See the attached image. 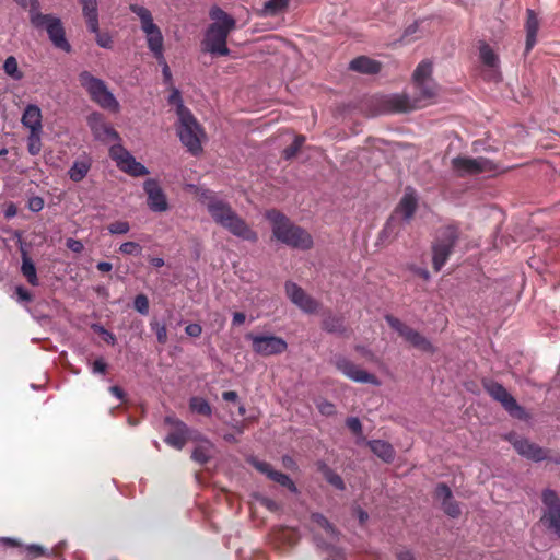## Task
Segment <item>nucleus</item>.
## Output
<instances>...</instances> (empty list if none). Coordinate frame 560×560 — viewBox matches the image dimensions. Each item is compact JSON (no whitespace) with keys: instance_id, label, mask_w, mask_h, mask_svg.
Returning <instances> with one entry per match:
<instances>
[{"instance_id":"f257e3e1","label":"nucleus","mask_w":560,"mask_h":560,"mask_svg":"<svg viewBox=\"0 0 560 560\" xmlns=\"http://www.w3.org/2000/svg\"><path fill=\"white\" fill-rule=\"evenodd\" d=\"M433 66L429 60L421 61L412 74L416 96L405 93L393 94L386 97L385 106L392 112H410L431 104L439 95V85L434 81Z\"/></svg>"},{"instance_id":"f03ea898","label":"nucleus","mask_w":560,"mask_h":560,"mask_svg":"<svg viewBox=\"0 0 560 560\" xmlns=\"http://www.w3.org/2000/svg\"><path fill=\"white\" fill-rule=\"evenodd\" d=\"M198 198L217 224L245 241H257V233L247 225L228 202L218 198L210 190H202L199 192Z\"/></svg>"},{"instance_id":"7ed1b4c3","label":"nucleus","mask_w":560,"mask_h":560,"mask_svg":"<svg viewBox=\"0 0 560 560\" xmlns=\"http://www.w3.org/2000/svg\"><path fill=\"white\" fill-rule=\"evenodd\" d=\"M212 23L209 25L202 40L203 50L212 55L228 56L226 46L229 34L236 27V21L222 9L214 7L210 10Z\"/></svg>"},{"instance_id":"20e7f679","label":"nucleus","mask_w":560,"mask_h":560,"mask_svg":"<svg viewBox=\"0 0 560 560\" xmlns=\"http://www.w3.org/2000/svg\"><path fill=\"white\" fill-rule=\"evenodd\" d=\"M271 223L273 237L282 244L300 250H308L313 247L312 235L303 228L291 222L282 213L271 210L266 213Z\"/></svg>"},{"instance_id":"39448f33","label":"nucleus","mask_w":560,"mask_h":560,"mask_svg":"<svg viewBox=\"0 0 560 560\" xmlns=\"http://www.w3.org/2000/svg\"><path fill=\"white\" fill-rule=\"evenodd\" d=\"M176 113L178 116L177 135L182 143L191 154H199L202 151L201 143L206 139L202 127L183 104L178 105Z\"/></svg>"},{"instance_id":"423d86ee","label":"nucleus","mask_w":560,"mask_h":560,"mask_svg":"<svg viewBox=\"0 0 560 560\" xmlns=\"http://www.w3.org/2000/svg\"><path fill=\"white\" fill-rule=\"evenodd\" d=\"M30 21L36 28H45L52 44L65 51H70L61 20L51 14H43L38 0H30Z\"/></svg>"},{"instance_id":"0eeeda50","label":"nucleus","mask_w":560,"mask_h":560,"mask_svg":"<svg viewBox=\"0 0 560 560\" xmlns=\"http://www.w3.org/2000/svg\"><path fill=\"white\" fill-rule=\"evenodd\" d=\"M129 9L140 20L141 30L145 34L149 49L158 59H163V35L159 26L154 23L150 10L136 3L130 4Z\"/></svg>"},{"instance_id":"6e6552de","label":"nucleus","mask_w":560,"mask_h":560,"mask_svg":"<svg viewBox=\"0 0 560 560\" xmlns=\"http://www.w3.org/2000/svg\"><path fill=\"white\" fill-rule=\"evenodd\" d=\"M79 81L88 91L91 98L101 107L115 113L119 110L120 106L118 101L115 98L113 93L109 92L104 81L93 77L88 71L80 73Z\"/></svg>"},{"instance_id":"1a4fd4ad","label":"nucleus","mask_w":560,"mask_h":560,"mask_svg":"<svg viewBox=\"0 0 560 560\" xmlns=\"http://www.w3.org/2000/svg\"><path fill=\"white\" fill-rule=\"evenodd\" d=\"M451 168L457 176H474L485 173H493L498 170V165L483 156H456L451 160Z\"/></svg>"},{"instance_id":"9d476101","label":"nucleus","mask_w":560,"mask_h":560,"mask_svg":"<svg viewBox=\"0 0 560 560\" xmlns=\"http://www.w3.org/2000/svg\"><path fill=\"white\" fill-rule=\"evenodd\" d=\"M457 230L454 226H445L440 230L439 236L432 246V264L435 271H440L448 259L457 241Z\"/></svg>"},{"instance_id":"9b49d317","label":"nucleus","mask_w":560,"mask_h":560,"mask_svg":"<svg viewBox=\"0 0 560 560\" xmlns=\"http://www.w3.org/2000/svg\"><path fill=\"white\" fill-rule=\"evenodd\" d=\"M245 337L252 341L253 351L261 357L278 355L288 349L287 341L275 335L248 332Z\"/></svg>"},{"instance_id":"f8f14e48","label":"nucleus","mask_w":560,"mask_h":560,"mask_svg":"<svg viewBox=\"0 0 560 560\" xmlns=\"http://www.w3.org/2000/svg\"><path fill=\"white\" fill-rule=\"evenodd\" d=\"M386 322L393 329H395L399 334L400 337H402L413 348L428 354L435 353L436 348L434 347V345L419 331L405 325L398 318H395L393 316H386Z\"/></svg>"},{"instance_id":"ddd939ff","label":"nucleus","mask_w":560,"mask_h":560,"mask_svg":"<svg viewBox=\"0 0 560 560\" xmlns=\"http://www.w3.org/2000/svg\"><path fill=\"white\" fill-rule=\"evenodd\" d=\"M334 365L346 377L355 383L372 384L374 386L381 385V381L374 374L361 369L354 362L345 357H336L334 359Z\"/></svg>"},{"instance_id":"4468645a","label":"nucleus","mask_w":560,"mask_h":560,"mask_svg":"<svg viewBox=\"0 0 560 560\" xmlns=\"http://www.w3.org/2000/svg\"><path fill=\"white\" fill-rule=\"evenodd\" d=\"M487 393L514 418L526 419L527 415L523 407H521L515 398L499 383L490 382L486 384Z\"/></svg>"},{"instance_id":"2eb2a0df","label":"nucleus","mask_w":560,"mask_h":560,"mask_svg":"<svg viewBox=\"0 0 560 560\" xmlns=\"http://www.w3.org/2000/svg\"><path fill=\"white\" fill-rule=\"evenodd\" d=\"M542 503L546 509L541 522L560 537V499L553 490L542 492Z\"/></svg>"},{"instance_id":"dca6fc26","label":"nucleus","mask_w":560,"mask_h":560,"mask_svg":"<svg viewBox=\"0 0 560 560\" xmlns=\"http://www.w3.org/2000/svg\"><path fill=\"white\" fill-rule=\"evenodd\" d=\"M109 154L122 172L136 177L149 174L148 168L140 162H137L121 145H113L109 150Z\"/></svg>"},{"instance_id":"f3484780","label":"nucleus","mask_w":560,"mask_h":560,"mask_svg":"<svg viewBox=\"0 0 560 560\" xmlns=\"http://www.w3.org/2000/svg\"><path fill=\"white\" fill-rule=\"evenodd\" d=\"M506 440L513 445L517 454L522 457L537 463L548 458V450L540 447L536 443L525 438H521L511 433L506 436Z\"/></svg>"},{"instance_id":"a211bd4d","label":"nucleus","mask_w":560,"mask_h":560,"mask_svg":"<svg viewBox=\"0 0 560 560\" xmlns=\"http://www.w3.org/2000/svg\"><path fill=\"white\" fill-rule=\"evenodd\" d=\"M285 293L293 304L306 313H315L319 304L294 282L285 283Z\"/></svg>"},{"instance_id":"6ab92c4d","label":"nucleus","mask_w":560,"mask_h":560,"mask_svg":"<svg viewBox=\"0 0 560 560\" xmlns=\"http://www.w3.org/2000/svg\"><path fill=\"white\" fill-rule=\"evenodd\" d=\"M148 196V206L154 212H164L168 209L166 196L155 179H148L143 184Z\"/></svg>"},{"instance_id":"aec40b11","label":"nucleus","mask_w":560,"mask_h":560,"mask_svg":"<svg viewBox=\"0 0 560 560\" xmlns=\"http://www.w3.org/2000/svg\"><path fill=\"white\" fill-rule=\"evenodd\" d=\"M479 58L487 68V78L493 81L501 80L499 55L486 43L479 46Z\"/></svg>"},{"instance_id":"412c9836","label":"nucleus","mask_w":560,"mask_h":560,"mask_svg":"<svg viewBox=\"0 0 560 560\" xmlns=\"http://www.w3.org/2000/svg\"><path fill=\"white\" fill-rule=\"evenodd\" d=\"M88 121L96 139L101 141H115L119 138L118 133L104 121L101 114H91Z\"/></svg>"},{"instance_id":"4be33fe9","label":"nucleus","mask_w":560,"mask_h":560,"mask_svg":"<svg viewBox=\"0 0 560 560\" xmlns=\"http://www.w3.org/2000/svg\"><path fill=\"white\" fill-rule=\"evenodd\" d=\"M42 110L37 105L30 104L25 107L21 118L22 125L30 129V132L43 131Z\"/></svg>"},{"instance_id":"5701e85b","label":"nucleus","mask_w":560,"mask_h":560,"mask_svg":"<svg viewBox=\"0 0 560 560\" xmlns=\"http://www.w3.org/2000/svg\"><path fill=\"white\" fill-rule=\"evenodd\" d=\"M418 208V199L412 189H406L402 198L400 199L397 208L396 213H399L402 215V219L405 221H410Z\"/></svg>"},{"instance_id":"b1692460","label":"nucleus","mask_w":560,"mask_h":560,"mask_svg":"<svg viewBox=\"0 0 560 560\" xmlns=\"http://www.w3.org/2000/svg\"><path fill=\"white\" fill-rule=\"evenodd\" d=\"M82 7V14L86 21L88 27L92 33H97L98 3L97 0H79Z\"/></svg>"},{"instance_id":"393cba45","label":"nucleus","mask_w":560,"mask_h":560,"mask_svg":"<svg viewBox=\"0 0 560 560\" xmlns=\"http://www.w3.org/2000/svg\"><path fill=\"white\" fill-rule=\"evenodd\" d=\"M381 62L368 57H358L350 62V69L363 74H375L381 71Z\"/></svg>"},{"instance_id":"a878e982","label":"nucleus","mask_w":560,"mask_h":560,"mask_svg":"<svg viewBox=\"0 0 560 560\" xmlns=\"http://www.w3.org/2000/svg\"><path fill=\"white\" fill-rule=\"evenodd\" d=\"M526 52H528L536 44V36L539 28V21L533 10H527L526 21Z\"/></svg>"},{"instance_id":"bb28decb","label":"nucleus","mask_w":560,"mask_h":560,"mask_svg":"<svg viewBox=\"0 0 560 560\" xmlns=\"http://www.w3.org/2000/svg\"><path fill=\"white\" fill-rule=\"evenodd\" d=\"M369 446L371 451L382 460L386 463H390L394 460L395 451L388 442H385L383 440H373L369 442Z\"/></svg>"},{"instance_id":"cd10ccee","label":"nucleus","mask_w":560,"mask_h":560,"mask_svg":"<svg viewBox=\"0 0 560 560\" xmlns=\"http://www.w3.org/2000/svg\"><path fill=\"white\" fill-rule=\"evenodd\" d=\"M213 444L206 439H201L195 447L191 458L199 464H205L213 456Z\"/></svg>"},{"instance_id":"c85d7f7f","label":"nucleus","mask_w":560,"mask_h":560,"mask_svg":"<svg viewBox=\"0 0 560 560\" xmlns=\"http://www.w3.org/2000/svg\"><path fill=\"white\" fill-rule=\"evenodd\" d=\"M187 427L182 421H176V430L165 438V442L177 450H182L187 441Z\"/></svg>"},{"instance_id":"c756f323","label":"nucleus","mask_w":560,"mask_h":560,"mask_svg":"<svg viewBox=\"0 0 560 560\" xmlns=\"http://www.w3.org/2000/svg\"><path fill=\"white\" fill-rule=\"evenodd\" d=\"M290 0H266L260 11L264 16H276L285 11Z\"/></svg>"},{"instance_id":"7c9ffc66","label":"nucleus","mask_w":560,"mask_h":560,"mask_svg":"<svg viewBox=\"0 0 560 560\" xmlns=\"http://www.w3.org/2000/svg\"><path fill=\"white\" fill-rule=\"evenodd\" d=\"M21 271L32 285L38 284V278H37L35 265L32 261V259L28 257L26 252L22 253Z\"/></svg>"},{"instance_id":"2f4dec72","label":"nucleus","mask_w":560,"mask_h":560,"mask_svg":"<svg viewBox=\"0 0 560 560\" xmlns=\"http://www.w3.org/2000/svg\"><path fill=\"white\" fill-rule=\"evenodd\" d=\"M90 170V164L85 161H77L69 170V176L74 182L82 180Z\"/></svg>"},{"instance_id":"473e14b6","label":"nucleus","mask_w":560,"mask_h":560,"mask_svg":"<svg viewBox=\"0 0 560 560\" xmlns=\"http://www.w3.org/2000/svg\"><path fill=\"white\" fill-rule=\"evenodd\" d=\"M268 478L271 479L272 481L279 483L280 486L288 488L293 493L298 492V488L294 485V482L291 480V478L288 475H285L283 472H280V471H277L273 469L271 475Z\"/></svg>"},{"instance_id":"72a5a7b5","label":"nucleus","mask_w":560,"mask_h":560,"mask_svg":"<svg viewBox=\"0 0 560 560\" xmlns=\"http://www.w3.org/2000/svg\"><path fill=\"white\" fill-rule=\"evenodd\" d=\"M3 69L4 72L14 80H21L23 78V73L19 69L18 60L13 56L5 59Z\"/></svg>"},{"instance_id":"f704fd0d","label":"nucleus","mask_w":560,"mask_h":560,"mask_svg":"<svg viewBox=\"0 0 560 560\" xmlns=\"http://www.w3.org/2000/svg\"><path fill=\"white\" fill-rule=\"evenodd\" d=\"M189 407L194 412L203 416L211 415V407L208 401L201 397H192L189 401Z\"/></svg>"},{"instance_id":"c9c22d12","label":"nucleus","mask_w":560,"mask_h":560,"mask_svg":"<svg viewBox=\"0 0 560 560\" xmlns=\"http://www.w3.org/2000/svg\"><path fill=\"white\" fill-rule=\"evenodd\" d=\"M311 520H312L313 524H315L319 528H323L326 532L328 537H330L331 539L335 538V536H336L335 529L324 515L315 513V514H312Z\"/></svg>"},{"instance_id":"e433bc0d","label":"nucleus","mask_w":560,"mask_h":560,"mask_svg":"<svg viewBox=\"0 0 560 560\" xmlns=\"http://www.w3.org/2000/svg\"><path fill=\"white\" fill-rule=\"evenodd\" d=\"M151 329L155 332L156 339L161 345H165L167 342V329L166 325L153 318L150 322Z\"/></svg>"},{"instance_id":"4c0bfd02","label":"nucleus","mask_w":560,"mask_h":560,"mask_svg":"<svg viewBox=\"0 0 560 560\" xmlns=\"http://www.w3.org/2000/svg\"><path fill=\"white\" fill-rule=\"evenodd\" d=\"M323 328L329 332L343 331L342 320L335 316H328L323 322Z\"/></svg>"},{"instance_id":"58836bf2","label":"nucleus","mask_w":560,"mask_h":560,"mask_svg":"<svg viewBox=\"0 0 560 560\" xmlns=\"http://www.w3.org/2000/svg\"><path fill=\"white\" fill-rule=\"evenodd\" d=\"M304 141H305V138L303 136H298L294 139L293 143L283 150L284 159L290 160V159L294 158L296 155L298 151L301 149Z\"/></svg>"},{"instance_id":"ea45409f","label":"nucleus","mask_w":560,"mask_h":560,"mask_svg":"<svg viewBox=\"0 0 560 560\" xmlns=\"http://www.w3.org/2000/svg\"><path fill=\"white\" fill-rule=\"evenodd\" d=\"M40 135H42V131L30 132V136H28V152L32 155H36L40 151V147H42Z\"/></svg>"},{"instance_id":"a19ab883","label":"nucleus","mask_w":560,"mask_h":560,"mask_svg":"<svg viewBox=\"0 0 560 560\" xmlns=\"http://www.w3.org/2000/svg\"><path fill=\"white\" fill-rule=\"evenodd\" d=\"M435 500L443 504L445 501H450L453 498L451 489L445 483H440L435 488Z\"/></svg>"},{"instance_id":"79ce46f5","label":"nucleus","mask_w":560,"mask_h":560,"mask_svg":"<svg viewBox=\"0 0 560 560\" xmlns=\"http://www.w3.org/2000/svg\"><path fill=\"white\" fill-rule=\"evenodd\" d=\"M443 511L451 517H458L460 515V508L458 503L451 498L450 501H445L443 504H441Z\"/></svg>"},{"instance_id":"37998d69","label":"nucleus","mask_w":560,"mask_h":560,"mask_svg":"<svg viewBox=\"0 0 560 560\" xmlns=\"http://www.w3.org/2000/svg\"><path fill=\"white\" fill-rule=\"evenodd\" d=\"M119 252L125 255H140L142 247L136 242H126L120 245Z\"/></svg>"},{"instance_id":"c03bdc74","label":"nucleus","mask_w":560,"mask_h":560,"mask_svg":"<svg viewBox=\"0 0 560 560\" xmlns=\"http://www.w3.org/2000/svg\"><path fill=\"white\" fill-rule=\"evenodd\" d=\"M135 308L142 315L149 313V300L144 294H138L133 302Z\"/></svg>"},{"instance_id":"a18cd8bd","label":"nucleus","mask_w":560,"mask_h":560,"mask_svg":"<svg viewBox=\"0 0 560 560\" xmlns=\"http://www.w3.org/2000/svg\"><path fill=\"white\" fill-rule=\"evenodd\" d=\"M107 229L112 234H126L129 232L130 225L127 221H115Z\"/></svg>"},{"instance_id":"49530a36","label":"nucleus","mask_w":560,"mask_h":560,"mask_svg":"<svg viewBox=\"0 0 560 560\" xmlns=\"http://www.w3.org/2000/svg\"><path fill=\"white\" fill-rule=\"evenodd\" d=\"M250 463L258 471H260L261 474H265L267 477H269L273 470L271 465L266 462L252 459Z\"/></svg>"},{"instance_id":"de8ad7c7","label":"nucleus","mask_w":560,"mask_h":560,"mask_svg":"<svg viewBox=\"0 0 560 560\" xmlns=\"http://www.w3.org/2000/svg\"><path fill=\"white\" fill-rule=\"evenodd\" d=\"M326 479L330 485H332L337 489L342 490L345 488L341 477L339 475L332 472L331 470H328L326 472Z\"/></svg>"},{"instance_id":"09e8293b","label":"nucleus","mask_w":560,"mask_h":560,"mask_svg":"<svg viewBox=\"0 0 560 560\" xmlns=\"http://www.w3.org/2000/svg\"><path fill=\"white\" fill-rule=\"evenodd\" d=\"M96 35V43L98 46L103 48H110L112 47V37L107 33H100V30L97 28V33H94Z\"/></svg>"},{"instance_id":"8fccbe9b","label":"nucleus","mask_w":560,"mask_h":560,"mask_svg":"<svg viewBox=\"0 0 560 560\" xmlns=\"http://www.w3.org/2000/svg\"><path fill=\"white\" fill-rule=\"evenodd\" d=\"M93 329L98 332L100 335H102L104 337V340L110 345H114L115 341H116V338L115 336L109 332L108 330H106L103 326H100V325H94L93 326Z\"/></svg>"},{"instance_id":"3c124183","label":"nucleus","mask_w":560,"mask_h":560,"mask_svg":"<svg viewBox=\"0 0 560 560\" xmlns=\"http://www.w3.org/2000/svg\"><path fill=\"white\" fill-rule=\"evenodd\" d=\"M347 427L355 434H361L362 432V424L359 418L351 417L347 419Z\"/></svg>"},{"instance_id":"603ef678","label":"nucleus","mask_w":560,"mask_h":560,"mask_svg":"<svg viewBox=\"0 0 560 560\" xmlns=\"http://www.w3.org/2000/svg\"><path fill=\"white\" fill-rule=\"evenodd\" d=\"M317 408H318L319 412L325 416H330V415L335 413V406L331 402L326 401V400L319 401L317 404Z\"/></svg>"},{"instance_id":"864d4df0","label":"nucleus","mask_w":560,"mask_h":560,"mask_svg":"<svg viewBox=\"0 0 560 560\" xmlns=\"http://www.w3.org/2000/svg\"><path fill=\"white\" fill-rule=\"evenodd\" d=\"M66 245L70 250L78 254L84 249L82 242L75 238H68Z\"/></svg>"},{"instance_id":"5fc2aeb1","label":"nucleus","mask_w":560,"mask_h":560,"mask_svg":"<svg viewBox=\"0 0 560 560\" xmlns=\"http://www.w3.org/2000/svg\"><path fill=\"white\" fill-rule=\"evenodd\" d=\"M185 331L190 337H199L202 332V328L199 324H189L186 326Z\"/></svg>"},{"instance_id":"6e6d98bb","label":"nucleus","mask_w":560,"mask_h":560,"mask_svg":"<svg viewBox=\"0 0 560 560\" xmlns=\"http://www.w3.org/2000/svg\"><path fill=\"white\" fill-rule=\"evenodd\" d=\"M106 363L104 362L103 359H97L93 362V366H92V370L94 373H101V374H104L105 371H106Z\"/></svg>"},{"instance_id":"4d7b16f0","label":"nucleus","mask_w":560,"mask_h":560,"mask_svg":"<svg viewBox=\"0 0 560 560\" xmlns=\"http://www.w3.org/2000/svg\"><path fill=\"white\" fill-rule=\"evenodd\" d=\"M43 207H44V201L42 198L36 197V198L31 199L30 209L32 211H35V212L40 211L43 209Z\"/></svg>"},{"instance_id":"13d9d810","label":"nucleus","mask_w":560,"mask_h":560,"mask_svg":"<svg viewBox=\"0 0 560 560\" xmlns=\"http://www.w3.org/2000/svg\"><path fill=\"white\" fill-rule=\"evenodd\" d=\"M16 294L21 301H31L32 300V295L30 294V292L22 287L16 288Z\"/></svg>"},{"instance_id":"bf43d9fd","label":"nucleus","mask_w":560,"mask_h":560,"mask_svg":"<svg viewBox=\"0 0 560 560\" xmlns=\"http://www.w3.org/2000/svg\"><path fill=\"white\" fill-rule=\"evenodd\" d=\"M245 319H246V316H245L244 313L236 312V313L233 314L232 323H233V325L240 326V325H242L245 322Z\"/></svg>"},{"instance_id":"052dcab7","label":"nucleus","mask_w":560,"mask_h":560,"mask_svg":"<svg viewBox=\"0 0 560 560\" xmlns=\"http://www.w3.org/2000/svg\"><path fill=\"white\" fill-rule=\"evenodd\" d=\"M16 213H18V208L15 207L14 203H10L7 206V209L4 211V215L7 218H13L16 215Z\"/></svg>"},{"instance_id":"680f3d73","label":"nucleus","mask_w":560,"mask_h":560,"mask_svg":"<svg viewBox=\"0 0 560 560\" xmlns=\"http://www.w3.org/2000/svg\"><path fill=\"white\" fill-rule=\"evenodd\" d=\"M222 397L225 401H235L237 400V393L234 390H228L222 394Z\"/></svg>"},{"instance_id":"e2e57ef3","label":"nucleus","mask_w":560,"mask_h":560,"mask_svg":"<svg viewBox=\"0 0 560 560\" xmlns=\"http://www.w3.org/2000/svg\"><path fill=\"white\" fill-rule=\"evenodd\" d=\"M399 560H416L415 556L409 550H401L397 553Z\"/></svg>"},{"instance_id":"0e129e2a","label":"nucleus","mask_w":560,"mask_h":560,"mask_svg":"<svg viewBox=\"0 0 560 560\" xmlns=\"http://www.w3.org/2000/svg\"><path fill=\"white\" fill-rule=\"evenodd\" d=\"M412 271L424 280H429V278H430L429 271L424 268H416L415 267V268H412Z\"/></svg>"},{"instance_id":"69168bd1","label":"nucleus","mask_w":560,"mask_h":560,"mask_svg":"<svg viewBox=\"0 0 560 560\" xmlns=\"http://www.w3.org/2000/svg\"><path fill=\"white\" fill-rule=\"evenodd\" d=\"M170 103L172 104H176L177 106L179 104H182V100H180V95H179V92L177 90H174L173 93L171 94L170 96Z\"/></svg>"},{"instance_id":"338daca9","label":"nucleus","mask_w":560,"mask_h":560,"mask_svg":"<svg viewBox=\"0 0 560 560\" xmlns=\"http://www.w3.org/2000/svg\"><path fill=\"white\" fill-rule=\"evenodd\" d=\"M109 392L118 399H122L125 396L124 390L119 386H112Z\"/></svg>"},{"instance_id":"774afa93","label":"nucleus","mask_w":560,"mask_h":560,"mask_svg":"<svg viewBox=\"0 0 560 560\" xmlns=\"http://www.w3.org/2000/svg\"><path fill=\"white\" fill-rule=\"evenodd\" d=\"M113 266L108 261H101L97 264V269L102 272H109L112 270Z\"/></svg>"}]
</instances>
